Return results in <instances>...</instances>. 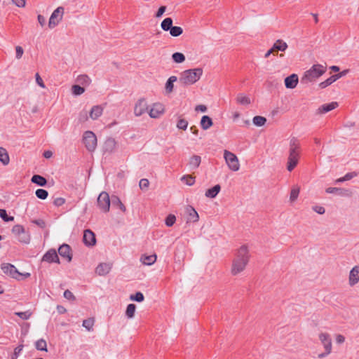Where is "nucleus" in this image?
Segmentation results:
<instances>
[{
  "label": "nucleus",
  "instance_id": "f257e3e1",
  "mask_svg": "<svg viewBox=\"0 0 359 359\" xmlns=\"http://www.w3.org/2000/svg\"><path fill=\"white\" fill-rule=\"evenodd\" d=\"M250 257V252L246 245H242L238 248L232 260L231 273L233 276H237L243 272L249 262Z\"/></svg>",
  "mask_w": 359,
  "mask_h": 359
},
{
  "label": "nucleus",
  "instance_id": "f03ea898",
  "mask_svg": "<svg viewBox=\"0 0 359 359\" xmlns=\"http://www.w3.org/2000/svg\"><path fill=\"white\" fill-rule=\"evenodd\" d=\"M301 154V145L296 137H292L289 144V155L287 161V170L291 172L299 163Z\"/></svg>",
  "mask_w": 359,
  "mask_h": 359
},
{
  "label": "nucleus",
  "instance_id": "7ed1b4c3",
  "mask_svg": "<svg viewBox=\"0 0 359 359\" xmlns=\"http://www.w3.org/2000/svg\"><path fill=\"white\" fill-rule=\"evenodd\" d=\"M203 73L201 67L184 70L180 74L179 82L183 86L193 85L201 79Z\"/></svg>",
  "mask_w": 359,
  "mask_h": 359
},
{
  "label": "nucleus",
  "instance_id": "20e7f679",
  "mask_svg": "<svg viewBox=\"0 0 359 359\" xmlns=\"http://www.w3.org/2000/svg\"><path fill=\"white\" fill-rule=\"evenodd\" d=\"M326 72V67L322 65H313L309 70L306 71L301 78L302 84H308L315 81Z\"/></svg>",
  "mask_w": 359,
  "mask_h": 359
},
{
  "label": "nucleus",
  "instance_id": "39448f33",
  "mask_svg": "<svg viewBox=\"0 0 359 359\" xmlns=\"http://www.w3.org/2000/svg\"><path fill=\"white\" fill-rule=\"evenodd\" d=\"M1 269L4 273L18 280H24L31 276L29 273L19 272L14 265L9 263H3L1 265Z\"/></svg>",
  "mask_w": 359,
  "mask_h": 359
},
{
  "label": "nucleus",
  "instance_id": "423d86ee",
  "mask_svg": "<svg viewBox=\"0 0 359 359\" xmlns=\"http://www.w3.org/2000/svg\"><path fill=\"white\" fill-rule=\"evenodd\" d=\"M319 340L324 347L325 351L318 354V358L320 359L324 358L332 353V343L330 335L326 332H321L319 334Z\"/></svg>",
  "mask_w": 359,
  "mask_h": 359
},
{
  "label": "nucleus",
  "instance_id": "0eeeda50",
  "mask_svg": "<svg viewBox=\"0 0 359 359\" xmlns=\"http://www.w3.org/2000/svg\"><path fill=\"white\" fill-rule=\"evenodd\" d=\"M224 158L229 170L236 172L240 169V163L238 157L232 152L224 150Z\"/></svg>",
  "mask_w": 359,
  "mask_h": 359
},
{
  "label": "nucleus",
  "instance_id": "6e6552de",
  "mask_svg": "<svg viewBox=\"0 0 359 359\" xmlns=\"http://www.w3.org/2000/svg\"><path fill=\"white\" fill-rule=\"evenodd\" d=\"M12 233L18 238L19 242L28 244L30 242V234L27 232L22 225L16 224L12 228Z\"/></svg>",
  "mask_w": 359,
  "mask_h": 359
},
{
  "label": "nucleus",
  "instance_id": "1a4fd4ad",
  "mask_svg": "<svg viewBox=\"0 0 359 359\" xmlns=\"http://www.w3.org/2000/svg\"><path fill=\"white\" fill-rule=\"evenodd\" d=\"M83 142L88 151H93L97 147L96 135L92 131H86L83 135Z\"/></svg>",
  "mask_w": 359,
  "mask_h": 359
},
{
  "label": "nucleus",
  "instance_id": "9d476101",
  "mask_svg": "<svg viewBox=\"0 0 359 359\" xmlns=\"http://www.w3.org/2000/svg\"><path fill=\"white\" fill-rule=\"evenodd\" d=\"M97 205L102 212H107L109 211L110 198L109 194L107 192H101L97 198Z\"/></svg>",
  "mask_w": 359,
  "mask_h": 359
},
{
  "label": "nucleus",
  "instance_id": "9b49d317",
  "mask_svg": "<svg viewBox=\"0 0 359 359\" xmlns=\"http://www.w3.org/2000/svg\"><path fill=\"white\" fill-rule=\"evenodd\" d=\"M63 13L64 8L62 7H58L53 12L48 22V27L50 29L55 27L62 20Z\"/></svg>",
  "mask_w": 359,
  "mask_h": 359
},
{
  "label": "nucleus",
  "instance_id": "f8f14e48",
  "mask_svg": "<svg viewBox=\"0 0 359 359\" xmlns=\"http://www.w3.org/2000/svg\"><path fill=\"white\" fill-rule=\"evenodd\" d=\"M148 110V104L145 99H139L134 107V114L136 116H140Z\"/></svg>",
  "mask_w": 359,
  "mask_h": 359
},
{
  "label": "nucleus",
  "instance_id": "ddd939ff",
  "mask_svg": "<svg viewBox=\"0 0 359 359\" xmlns=\"http://www.w3.org/2000/svg\"><path fill=\"white\" fill-rule=\"evenodd\" d=\"M165 112L164 106L161 103H154L149 111V115L152 118H158Z\"/></svg>",
  "mask_w": 359,
  "mask_h": 359
},
{
  "label": "nucleus",
  "instance_id": "4468645a",
  "mask_svg": "<svg viewBox=\"0 0 359 359\" xmlns=\"http://www.w3.org/2000/svg\"><path fill=\"white\" fill-rule=\"evenodd\" d=\"M359 283V265L354 266L348 274V285L353 287Z\"/></svg>",
  "mask_w": 359,
  "mask_h": 359
},
{
  "label": "nucleus",
  "instance_id": "2eb2a0df",
  "mask_svg": "<svg viewBox=\"0 0 359 359\" xmlns=\"http://www.w3.org/2000/svg\"><path fill=\"white\" fill-rule=\"evenodd\" d=\"M83 241L86 245H95L96 243L95 233L90 229L85 230L83 232Z\"/></svg>",
  "mask_w": 359,
  "mask_h": 359
},
{
  "label": "nucleus",
  "instance_id": "dca6fc26",
  "mask_svg": "<svg viewBox=\"0 0 359 359\" xmlns=\"http://www.w3.org/2000/svg\"><path fill=\"white\" fill-rule=\"evenodd\" d=\"M58 253L62 257L66 259L68 262H70L72 259L71 248L67 244L62 245L58 249Z\"/></svg>",
  "mask_w": 359,
  "mask_h": 359
},
{
  "label": "nucleus",
  "instance_id": "f3484780",
  "mask_svg": "<svg viewBox=\"0 0 359 359\" xmlns=\"http://www.w3.org/2000/svg\"><path fill=\"white\" fill-rule=\"evenodd\" d=\"M43 261L52 263H59V257L56 252V250L54 249L49 250L43 257Z\"/></svg>",
  "mask_w": 359,
  "mask_h": 359
},
{
  "label": "nucleus",
  "instance_id": "a211bd4d",
  "mask_svg": "<svg viewBox=\"0 0 359 359\" xmlns=\"http://www.w3.org/2000/svg\"><path fill=\"white\" fill-rule=\"evenodd\" d=\"M186 213L188 215L187 222H196L198 221V214L192 206L188 205L186 208Z\"/></svg>",
  "mask_w": 359,
  "mask_h": 359
},
{
  "label": "nucleus",
  "instance_id": "6ab92c4d",
  "mask_svg": "<svg viewBox=\"0 0 359 359\" xmlns=\"http://www.w3.org/2000/svg\"><path fill=\"white\" fill-rule=\"evenodd\" d=\"M299 81L298 76L296 74H292L285 79V85L287 88H294Z\"/></svg>",
  "mask_w": 359,
  "mask_h": 359
},
{
  "label": "nucleus",
  "instance_id": "aec40b11",
  "mask_svg": "<svg viewBox=\"0 0 359 359\" xmlns=\"http://www.w3.org/2000/svg\"><path fill=\"white\" fill-rule=\"evenodd\" d=\"M104 107L101 105L93 106L89 111V117L92 120H96L100 117L103 113Z\"/></svg>",
  "mask_w": 359,
  "mask_h": 359
},
{
  "label": "nucleus",
  "instance_id": "412c9836",
  "mask_svg": "<svg viewBox=\"0 0 359 359\" xmlns=\"http://www.w3.org/2000/svg\"><path fill=\"white\" fill-rule=\"evenodd\" d=\"M111 269V266L109 264L107 263H101L100 264L96 269L95 272L99 276H105L110 271Z\"/></svg>",
  "mask_w": 359,
  "mask_h": 359
},
{
  "label": "nucleus",
  "instance_id": "4be33fe9",
  "mask_svg": "<svg viewBox=\"0 0 359 359\" xmlns=\"http://www.w3.org/2000/svg\"><path fill=\"white\" fill-rule=\"evenodd\" d=\"M344 73L341 72L337 74H334L327 79L325 81L320 83L319 86L321 88H325L327 87L328 86L331 85L332 83L336 81L337 79H339L340 77H341L342 75H344Z\"/></svg>",
  "mask_w": 359,
  "mask_h": 359
},
{
  "label": "nucleus",
  "instance_id": "5701e85b",
  "mask_svg": "<svg viewBox=\"0 0 359 359\" xmlns=\"http://www.w3.org/2000/svg\"><path fill=\"white\" fill-rule=\"evenodd\" d=\"M337 107H338V103L337 102H332L330 103L325 104H323L322 106H320L318 109V112L319 114H325L328 111H330L334 109Z\"/></svg>",
  "mask_w": 359,
  "mask_h": 359
},
{
  "label": "nucleus",
  "instance_id": "b1692460",
  "mask_svg": "<svg viewBox=\"0 0 359 359\" xmlns=\"http://www.w3.org/2000/svg\"><path fill=\"white\" fill-rule=\"evenodd\" d=\"M156 259L157 256L156 254L151 255H143L140 258V261L143 264L150 266L156 262Z\"/></svg>",
  "mask_w": 359,
  "mask_h": 359
},
{
  "label": "nucleus",
  "instance_id": "393cba45",
  "mask_svg": "<svg viewBox=\"0 0 359 359\" xmlns=\"http://www.w3.org/2000/svg\"><path fill=\"white\" fill-rule=\"evenodd\" d=\"M236 102L241 105H249L251 103L250 98L244 95L243 93H239L237 95L236 98Z\"/></svg>",
  "mask_w": 359,
  "mask_h": 359
},
{
  "label": "nucleus",
  "instance_id": "a878e982",
  "mask_svg": "<svg viewBox=\"0 0 359 359\" xmlns=\"http://www.w3.org/2000/svg\"><path fill=\"white\" fill-rule=\"evenodd\" d=\"M0 162L4 165L9 164L10 158L6 149L2 147H0Z\"/></svg>",
  "mask_w": 359,
  "mask_h": 359
},
{
  "label": "nucleus",
  "instance_id": "bb28decb",
  "mask_svg": "<svg viewBox=\"0 0 359 359\" xmlns=\"http://www.w3.org/2000/svg\"><path fill=\"white\" fill-rule=\"evenodd\" d=\"M221 189V187L219 184H216L212 188L208 189L205 191V196L210 198H214L219 194Z\"/></svg>",
  "mask_w": 359,
  "mask_h": 359
},
{
  "label": "nucleus",
  "instance_id": "cd10ccee",
  "mask_svg": "<svg viewBox=\"0 0 359 359\" xmlns=\"http://www.w3.org/2000/svg\"><path fill=\"white\" fill-rule=\"evenodd\" d=\"M200 123L203 130H208L212 126L213 122L210 116L205 115L202 116Z\"/></svg>",
  "mask_w": 359,
  "mask_h": 359
},
{
  "label": "nucleus",
  "instance_id": "c85d7f7f",
  "mask_svg": "<svg viewBox=\"0 0 359 359\" xmlns=\"http://www.w3.org/2000/svg\"><path fill=\"white\" fill-rule=\"evenodd\" d=\"M177 80V76H171L169 77V79L167 80L165 83V91L167 93H171L173 90L174 88V83Z\"/></svg>",
  "mask_w": 359,
  "mask_h": 359
},
{
  "label": "nucleus",
  "instance_id": "c756f323",
  "mask_svg": "<svg viewBox=\"0 0 359 359\" xmlns=\"http://www.w3.org/2000/svg\"><path fill=\"white\" fill-rule=\"evenodd\" d=\"M201 162V156L198 155H194L189 159V165L191 168L196 169L200 165Z\"/></svg>",
  "mask_w": 359,
  "mask_h": 359
},
{
  "label": "nucleus",
  "instance_id": "7c9ffc66",
  "mask_svg": "<svg viewBox=\"0 0 359 359\" xmlns=\"http://www.w3.org/2000/svg\"><path fill=\"white\" fill-rule=\"evenodd\" d=\"M31 181L32 183L36 184L39 186L43 187L46 184L47 180L43 176L39 175H34L32 176Z\"/></svg>",
  "mask_w": 359,
  "mask_h": 359
},
{
  "label": "nucleus",
  "instance_id": "2f4dec72",
  "mask_svg": "<svg viewBox=\"0 0 359 359\" xmlns=\"http://www.w3.org/2000/svg\"><path fill=\"white\" fill-rule=\"evenodd\" d=\"M172 19L171 18H165L161 23V27L163 31H169L172 27Z\"/></svg>",
  "mask_w": 359,
  "mask_h": 359
},
{
  "label": "nucleus",
  "instance_id": "473e14b6",
  "mask_svg": "<svg viewBox=\"0 0 359 359\" xmlns=\"http://www.w3.org/2000/svg\"><path fill=\"white\" fill-rule=\"evenodd\" d=\"M95 324V318H89L83 321L82 325L88 330L92 331L93 330V326Z\"/></svg>",
  "mask_w": 359,
  "mask_h": 359
},
{
  "label": "nucleus",
  "instance_id": "72a5a7b5",
  "mask_svg": "<svg viewBox=\"0 0 359 359\" xmlns=\"http://www.w3.org/2000/svg\"><path fill=\"white\" fill-rule=\"evenodd\" d=\"M274 48H277V50L285 51L287 48V44L283 40L278 39L274 43Z\"/></svg>",
  "mask_w": 359,
  "mask_h": 359
},
{
  "label": "nucleus",
  "instance_id": "f704fd0d",
  "mask_svg": "<svg viewBox=\"0 0 359 359\" xmlns=\"http://www.w3.org/2000/svg\"><path fill=\"white\" fill-rule=\"evenodd\" d=\"M169 31L170 34L173 37H177L183 33V29L178 26H172Z\"/></svg>",
  "mask_w": 359,
  "mask_h": 359
},
{
  "label": "nucleus",
  "instance_id": "c9c22d12",
  "mask_svg": "<svg viewBox=\"0 0 359 359\" xmlns=\"http://www.w3.org/2000/svg\"><path fill=\"white\" fill-rule=\"evenodd\" d=\"M136 306L134 304H130L128 305L126 311V315L128 318H132L135 316Z\"/></svg>",
  "mask_w": 359,
  "mask_h": 359
},
{
  "label": "nucleus",
  "instance_id": "e433bc0d",
  "mask_svg": "<svg viewBox=\"0 0 359 359\" xmlns=\"http://www.w3.org/2000/svg\"><path fill=\"white\" fill-rule=\"evenodd\" d=\"M35 347L37 350L47 351V344L43 339H39L36 341Z\"/></svg>",
  "mask_w": 359,
  "mask_h": 359
},
{
  "label": "nucleus",
  "instance_id": "4c0bfd02",
  "mask_svg": "<svg viewBox=\"0 0 359 359\" xmlns=\"http://www.w3.org/2000/svg\"><path fill=\"white\" fill-rule=\"evenodd\" d=\"M253 123L257 126H262L266 122V118L264 116H256L253 118Z\"/></svg>",
  "mask_w": 359,
  "mask_h": 359
},
{
  "label": "nucleus",
  "instance_id": "58836bf2",
  "mask_svg": "<svg viewBox=\"0 0 359 359\" xmlns=\"http://www.w3.org/2000/svg\"><path fill=\"white\" fill-rule=\"evenodd\" d=\"M173 61L176 63H182L185 60V56L182 53H175L172 55Z\"/></svg>",
  "mask_w": 359,
  "mask_h": 359
},
{
  "label": "nucleus",
  "instance_id": "ea45409f",
  "mask_svg": "<svg viewBox=\"0 0 359 359\" xmlns=\"http://www.w3.org/2000/svg\"><path fill=\"white\" fill-rule=\"evenodd\" d=\"M299 188L298 187H293L291 189L290 195V200L291 202L295 201L299 196Z\"/></svg>",
  "mask_w": 359,
  "mask_h": 359
},
{
  "label": "nucleus",
  "instance_id": "a19ab883",
  "mask_svg": "<svg viewBox=\"0 0 359 359\" xmlns=\"http://www.w3.org/2000/svg\"><path fill=\"white\" fill-rule=\"evenodd\" d=\"M181 180L189 186H191L195 183V177L189 175L182 176Z\"/></svg>",
  "mask_w": 359,
  "mask_h": 359
},
{
  "label": "nucleus",
  "instance_id": "79ce46f5",
  "mask_svg": "<svg viewBox=\"0 0 359 359\" xmlns=\"http://www.w3.org/2000/svg\"><path fill=\"white\" fill-rule=\"evenodd\" d=\"M15 315L18 316L22 320H28L32 315V312L29 310L22 312H15Z\"/></svg>",
  "mask_w": 359,
  "mask_h": 359
},
{
  "label": "nucleus",
  "instance_id": "37998d69",
  "mask_svg": "<svg viewBox=\"0 0 359 359\" xmlns=\"http://www.w3.org/2000/svg\"><path fill=\"white\" fill-rule=\"evenodd\" d=\"M35 194L37 198L42 200L46 199L48 196V191L43 189H38Z\"/></svg>",
  "mask_w": 359,
  "mask_h": 359
},
{
  "label": "nucleus",
  "instance_id": "c03bdc74",
  "mask_svg": "<svg viewBox=\"0 0 359 359\" xmlns=\"http://www.w3.org/2000/svg\"><path fill=\"white\" fill-rule=\"evenodd\" d=\"M72 93L74 95H80L84 93L85 89H84V88H83L79 85H74L72 87Z\"/></svg>",
  "mask_w": 359,
  "mask_h": 359
},
{
  "label": "nucleus",
  "instance_id": "a18cd8bd",
  "mask_svg": "<svg viewBox=\"0 0 359 359\" xmlns=\"http://www.w3.org/2000/svg\"><path fill=\"white\" fill-rule=\"evenodd\" d=\"M144 295L140 292H137L135 294H131L130 297V299L133 301H136L138 302H142L144 301Z\"/></svg>",
  "mask_w": 359,
  "mask_h": 359
},
{
  "label": "nucleus",
  "instance_id": "49530a36",
  "mask_svg": "<svg viewBox=\"0 0 359 359\" xmlns=\"http://www.w3.org/2000/svg\"><path fill=\"white\" fill-rule=\"evenodd\" d=\"M188 126V121L184 118H180L177 123V127L179 129L185 130Z\"/></svg>",
  "mask_w": 359,
  "mask_h": 359
},
{
  "label": "nucleus",
  "instance_id": "de8ad7c7",
  "mask_svg": "<svg viewBox=\"0 0 359 359\" xmlns=\"http://www.w3.org/2000/svg\"><path fill=\"white\" fill-rule=\"evenodd\" d=\"M176 221V217L174 215H169L165 220V225L167 226H172Z\"/></svg>",
  "mask_w": 359,
  "mask_h": 359
},
{
  "label": "nucleus",
  "instance_id": "09e8293b",
  "mask_svg": "<svg viewBox=\"0 0 359 359\" xmlns=\"http://www.w3.org/2000/svg\"><path fill=\"white\" fill-rule=\"evenodd\" d=\"M0 217L4 219L5 222H9L13 221L14 219L13 217H8L7 215V212L6 210L4 209H0Z\"/></svg>",
  "mask_w": 359,
  "mask_h": 359
},
{
  "label": "nucleus",
  "instance_id": "8fccbe9b",
  "mask_svg": "<svg viewBox=\"0 0 359 359\" xmlns=\"http://www.w3.org/2000/svg\"><path fill=\"white\" fill-rule=\"evenodd\" d=\"M149 182L147 179L143 178L140 180L139 182V187L140 189L144 190L147 189L149 187Z\"/></svg>",
  "mask_w": 359,
  "mask_h": 359
},
{
  "label": "nucleus",
  "instance_id": "3c124183",
  "mask_svg": "<svg viewBox=\"0 0 359 359\" xmlns=\"http://www.w3.org/2000/svg\"><path fill=\"white\" fill-rule=\"evenodd\" d=\"M79 121L83 123L88 119V112L86 111H82L79 114Z\"/></svg>",
  "mask_w": 359,
  "mask_h": 359
},
{
  "label": "nucleus",
  "instance_id": "603ef678",
  "mask_svg": "<svg viewBox=\"0 0 359 359\" xmlns=\"http://www.w3.org/2000/svg\"><path fill=\"white\" fill-rule=\"evenodd\" d=\"M327 194H341L342 189L337 187H329L325 190Z\"/></svg>",
  "mask_w": 359,
  "mask_h": 359
},
{
  "label": "nucleus",
  "instance_id": "864d4df0",
  "mask_svg": "<svg viewBox=\"0 0 359 359\" xmlns=\"http://www.w3.org/2000/svg\"><path fill=\"white\" fill-rule=\"evenodd\" d=\"M116 203L118 208L124 212L126 210V208L125 205L123 204V203L121 201L119 198L115 197L114 199H113V203Z\"/></svg>",
  "mask_w": 359,
  "mask_h": 359
},
{
  "label": "nucleus",
  "instance_id": "5fc2aeb1",
  "mask_svg": "<svg viewBox=\"0 0 359 359\" xmlns=\"http://www.w3.org/2000/svg\"><path fill=\"white\" fill-rule=\"evenodd\" d=\"M65 203V199L64 198H62V197H58V198H56L54 201H53V204L57 206V207H60V206H62V205H64Z\"/></svg>",
  "mask_w": 359,
  "mask_h": 359
},
{
  "label": "nucleus",
  "instance_id": "6e6d98bb",
  "mask_svg": "<svg viewBox=\"0 0 359 359\" xmlns=\"http://www.w3.org/2000/svg\"><path fill=\"white\" fill-rule=\"evenodd\" d=\"M15 52H16V58L17 59H20L24 53V50H23V48L20 46H17L15 47Z\"/></svg>",
  "mask_w": 359,
  "mask_h": 359
},
{
  "label": "nucleus",
  "instance_id": "4d7b16f0",
  "mask_svg": "<svg viewBox=\"0 0 359 359\" xmlns=\"http://www.w3.org/2000/svg\"><path fill=\"white\" fill-rule=\"evenodd\" d=\"M64 297H65V298H66L67 299H69V300H74L75 299L74 295L69 290H66L64 292Z\"/></svg>",
  "mask_w": 359,
  "mask_h": 359
},
{
  "label": "nucleus",
  "instance_id": "13d9d810",
  "mask_svg": "<svg viewBox=\"0 0 359 359\" xmlns=\"http://www.w3.org/2000/svg\"><path fill=\"white\" fill-rule=\"evenodd\" d=\"M165 11H166V6H161L158 8V10L157 11L156 13L155 14V17L157 18H161L163 15V13L165 12Z\"/></svg>",
  "mask_w": 359,
  "mask_h": 359
},
{
  "label": "nucleus",
  "instance_id": "bf43d9fd",
  "mask_svg": "<svg viewBox=\"0 0 359 359\" xmlns=\"http://www.w3.org/2000/svg\"><path fill=\"white\" fill-rule=\"evenodd\" d=\"M32 222L36 224L41 229H44L46 227V222L43 219H34Z\"/></svg>",
  "mask_w": 359,
  "mask_h": 359
},
{
  "label": "nucleus",
  "instance_id": "052dcab7",
  "mask_svg": "<svg viewBox=\"0 0 359 359\" xmlns=\"http://www.w3.org/2000/svg\"><path fill=\"white\" fill-rule=\"evenodd\" d=\"M35 76H36V82L37 83V84H38L40 87H41V88H46V86H45V84H44V83H43V79H41V77L40 76V75L39 74V73H36V75H35Z\"/></svg>",
  "mask_w": 359,
  "mask_h": 359
},
{
  "label": "nucleus",
  "instance_id": "680f3d73",
  "mask_svg": "<svg viewBox=\"0 0 359 359\" xmlns=\"http://www.w3.org/2000/svg\"><path fill=\"white\" fill-rule=\"evenodd\" d=\"M22 350V346H18V347H16L14 350V354L11 357V359H17L18 355H19V353L21 352Z\"/></svg>",
  "mask_w": 359,
  "mask_h": 359
},
{
  "label": "nucleus",
  "instance_id": "e2e57ef3",
  "mask_svg": "<svg viewBox=\"0 0 359 359\" xmlns=\"http://www.w3.org/2000/svg\"><path fill=\"white\" fill-rule=\"evenodd\" d=\"M313 210L316 212L318 214H320V215H323L325 213V208L323 207V206H318V205H316V206H314L313 208Z\"/></svg>",
  "mask_w": 359,
  "mask_h": 359
},
{
  "label": "nucleus",
  "instance_id": "0e129e2a",
  "mask_svg": "<svg viewBox=\"0 0 359 359\" xmlns=\"http://www.w3.org/2000/svg\"><path fill=\"white\" fill-rule=\"evenodd\" d=\"M357 174L355 172H348L346 173L344 177L345 179V181H348L351 180L353 177H355Z\"/></svg>",
  "mask_w": 359,
  "mask_h": 359
},
{
  "label": "nucleus",
  "instance_id": "69168bd1",
  "mask_svg": "<svg viewBox=\"0 0 359 359\" xmlns=\"http://www.w3.org/2000/svg\"><path fill=\"white\" fill-rule=\"evenodd\" d=\"M13 2L18 7H24L25 6V0H13Z\"/></svg>",
  "mask_w": 359,
  "mask_h": 359
},
{
  "label": "nucleus",
  "instance_id": "338daca9",
  "mask_svg": "<svg viewBox=\"0 0 359 359\" xmlns=\"http://www.w3.org/2000/svg\"><path fill=\"white\" fill-rule=\"evenodd\" d=\"M195 110L197 111H200L201 112H205L207 111V107L205 105L199 104L196 107Z\"/></svg>",
  "mask_w": 359,
  "mask_h": 359
},
{
  "label": "nucleus",
  "instance_id": "774afa93",
  "mask_svg": "<svg viewBox=\"0 0 359 359\" xmlns=\"http://www.w3.org/2000/svg\"><path fill=\"white\" fill-rule=\"evenodd\" d=\"M345 341V337L341 334H337L336 336V342L337 344H342Z\"/></svg>",
  "mask_w": 359,
  "mask_h": 359
}]
</instances>
